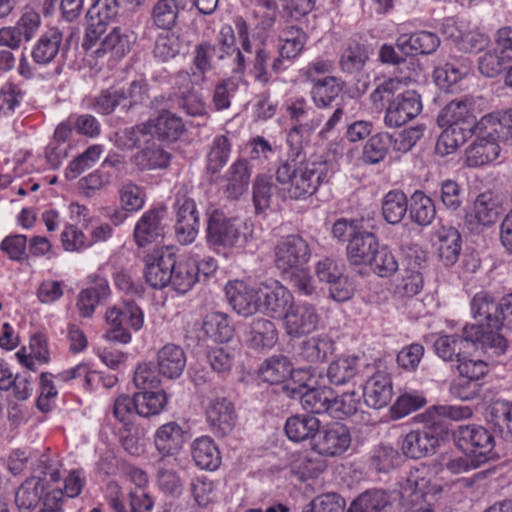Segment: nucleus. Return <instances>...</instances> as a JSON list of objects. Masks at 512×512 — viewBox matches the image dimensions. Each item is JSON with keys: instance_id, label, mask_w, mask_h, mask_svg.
<instances>
[{"instance_id": "obj_44", "label": "nucleus", "mask_w": 512, "mask_h": 512, "mask_svg": "<svg viewBox=\"0 0 512 512\" xmlns=\"http://www.w3.org/2000/svg\"><path fill=\"white\" fill-rule=\"evenodd\" d=\"M359 375L358 358L342 357L331 362L327 368V377L333 385H344Z\"/></svg>"}, {"instance_id": "obj_57", "label": "nucleus", "mask_w": 512, "mask_h": 512, "mask_svg": "<svg viewBox=\"0 0 512 512\" xmlns=\"http://www.w3.org/2000/svg\"><path fill=\"white\" fill-rule=\"evenodd\" d=\"M102 147L100 145H92L88 147L82 154L75 157L65 171L67 179H75L84 171L92 168L100 159Z\"/></svg>"}, {"instance_id": "obj_19", "label": "nucleus", "mask_w": 512, "mask_h": 512, "mask_svg": "<svg viewBox=\"0 0 512 512\" xmlns=\"http://www.w3.org/2000/svg\"><path fill=\"white\" fill-rule=\"evenodd\" d=\"M206 418L213 434L217 437H225L233 431L237 415L233 403L222 397L213 399L209 403Z\"/></svg>"}, {"instance_id": "obj_37", "label": "nucleus", "mask_w": 512, "mask_h": 512, "mask_svg": "<svg viewBox=\"0 0 512 512\" xmlns=\"http://www.w3.org/2000/svg\"><path fill=\"white\" fill-rule=\"evenodd\" d=\"M408 212L409 218L413 223L426 227L436 217L435 203L423 191L416 190L410 196Z\"/></svg>"}, {"instance_id": "obj_43", "label": "nucleus", "mask_w": 512, "mask_h": 512, "mask_svg": "<svg viewBox=\"0 0 512 512\" xmlns=\"http://www.w3.org/2000/svg\"><path fill=\"white\" fill-rule=\"evenodd\" d=\"M312 82L311 97L314 104L319 108L330 106L342 91V84L332 76L312 79Z\"/></svg>"}, {"instance_id": "obj_52", "label": "nucleus", "mask_w": 512, "mask_h": 512, "mask_svg": "<svg viewBox=\"0 0 512 512\" xmlns=\"http://www.w3.org/2000/svg\"><path fill=\"white\" fill-rule=\"evenodd\" d=\"M392 145V135L378 133L373 135L364 145L362 159L367 164H377L387 155Z\"/></svg>"}, {"instance_id": "obj_13", "label": "nucleus", "mask_w": 512, "mask_h": 512, "mask_svg": "<svg viewBox=\"0 0 512 512\" xmlns=\"http://www.w3.org/2000/svg\"><path fill=\"white\" fill-rule=\"evenodd\" d=\"M252 175V165L246 158L236 159L220 177L211 183H223L222 191L227 199L238 200L248 190Z\"/></svg>"}, {"instance_id": "obj_10", "label": "nucleus", "mask_w": 512, "mask_h": 512, "mask_svg": "<svg viewBox=\"0 0 512 512\" xmlns=\"http://www.w3.org/2000/svg\"><path fill=\"white\" fill-rule=\"evenodd\" d=\"M106 321L110 325L106 338L127 344L131 341V334L127 328L140 330L144 324V314L136 303L124 302L121 307H112L106 312Z\"/></svg>"}, {"instance_id": "obj_12", "label": "nucleus", "mask_w": 512, "mask_h": 512, "mask_svg": "<svg viewBox=\"0 0 512 512\" xmlns=\"http://www.w3.org/2000/svg\"><path fill=\"white\" fill-rule=\"evenodd\" d=\"M351 445V434L347 426L334 423L322 429L319 428L312 442V449L318 454L335 457L348 450Z\"/></svg>"}, {"instance_id": "obj_54", "label": "nucleus", "mask_w": 512, "mask_h": 512, "mask_svg": "<svg viewBox=\"0 0 512 512\" xmlns=\"http://www.w3.org/2000/svg\"><path fill=\"white\" fill-rule=\"evenodd\" d=\"M488 421L501 437L512 436V405L505 402L495 403L490 409Z\"/></svg>"}, {"instance_id": "obj_20", "label": "nucleus", "mask_w": 512, "mask_h": 512, "mask_svg": "<svg viewBox=\"0 0 512 512\" xmlns=\"http://www.w3.org/2000/svg\"><path fill=\"white\" fill-rule=\"evenodd\" d=\"M164 214V208H153L141 216L133 234L138 247L158 243L164 237V225L162 224Z\"/></svg>"}, {"instance_id": "obj_30", "label": "nucleus", "mask_w": 512, "mask_h": 512, "mask_svg": "<svg viewBox=\"0 0 512 512\" xmlns=\"http://www.w3.org/2000/svg\"><path fill=\"white\" fill-rule=\"evenodd\" d=\"M378 246L376 236L361 228L347 245V259L352 265H366L373 259V254Z\"/></svg>"}, {"instance_id": "obj_27", "label": "nucleus", "mask_w": 512, "mask_h": 512, "mask_svg": "<svg viewBox=\"0 0 512 512\" xmlns=\"http://www.w3.org/2000/svg\"><path fill=\"white\" fill-rule=\"evenodd\" d=\"M476 135L488 137L495 142L510 139L512 137V116L510 111L495 112L481 117Z\"/></svg>"}, {"instance_id": "obj_4", "label": "nucleus", "mask_w": 512, "mask_h": 512, "mask_svg": "<svg viewBox=\"0 0 512 512\" xmlns=\"http://www.w3.org/2000/svg\"><path fill=\"white\" fill-rule=\"evenodd\" d=\"M437 123L444 130L438 137L435 152L443 157L477 134L479 120L473 103L469 99H461L449 102L439 113Z\"/></svg>"}, {"instance_id": "obj_64", "label": "nucleus", "mask_w": 512, "mask_h": 512, "mask_svg": "<svg viewBox=\"0 0 512 512\" xmlns=\"http://www.w3.org/2000/svg\"><path fill=\"white\" fill-rule=\"evenodd\" d=\"M119 198L125 211L135 212L143 207L145 192L140 186L132 182H127L120 187Z\"/></svg>"}, {"instance_id": "obj_34", "label": "nucleus", "mask_w": 512, "mask_h": 512, "mask_svg": "<svg viewBox=\"0 0 512 512\" xmlns=\"http://www.w3.org/2000/svg\"><path fill=\"white\" fill-rule=\"evenodd\" d=\"M334 351V342L327 335L321 334L304 340L298 350V357L310 364H319Z\"/></svg>"}, {"instance_id": "obj_18", "label": "nucleus", "mask_w": 512, "mask_h": 512, "mask_svg": "<svg viewBox=\"0 0 512 512\" xmlns=\"http://www.w3.org/2000/svg\"><path fill=\"white\" fill-rule=\"evenodd\" d=\"M440 44V37L426 30L400 34L395 43L396 48L404 56L431 55L437 51Z\"/></svg>"}, {"instance_id": "obj_14", "label": "nucleus", "mask_w": 512, "mask_h": 512, "mask_svg": "<svg viewBox=\"0 0 512 512\" xmlns=\"http://www.w3.org/2000/svg\"><path fill=\"white\" fill-rule=\"evenodd\" d=\"M176 210L175 233L181 244L192 243L198 234L199 217L196 204L193 199L185 194L178 193L175 199Z\"/></svg>"}, {"instance_id": "obj_3", "label": "nucleus", "mask_w": 512, "mask_h": 512, "mask_svg": "<svg viewBox=\"0 0 512 512\" xmlns=\"http://www.w3.org/2000/svg\"><path fill=\"white\" fill-rule=\"evenodd\" d=\"M507 347L506 339L494 331H485L482 325H467L462 334L439 336L433 344L434 352L446 362H459L481 349L485 353L500 355Z\"/></svg>"}, {"instance_id": "obj_24", "label": "nucleus", "mask_w": 512, "mask_h": 512, "mask_svg": "<svg viewBox=\"0 0 512 512\" xmlns=\"http://www.w3.org/2000/svg\"><path fill=\"white\" fill-rule=\"evenodd\" d=\"M294 303L292 293L278 282L274 286L260 289L259 309L273 318H284Z\"/></svg>"}, {"instance_id": "obj_28", "label": "nucleus", "mask_w": 512, "mask_h": 512, "mask_svg": "<svg viewBox=\"0 0 512 512\" xmlns=\"http://www.w3.org/2000/svg\"><path fill=\"white\" fill-rule=\"evenodd\" d=\"M232 141L226 135H217L210 143L205 157V171L209 181L220 177V172L229 162Z\"/></svg>"}, {"instance_id": "obj_21", "label": "nucleus", "mask_w": 512, "mask_h": 512, "mask_svg": "<svg viewBox=\"0 0 512 512\" xmlns=\"http://www.w3.org/2000/svg\"><path fill=\"white\" fill-rule=\"evenodd\" d=\"M471 311L478 322L476 325H482L485 331L498 333L502 328L501 303L495 302L487 292L481 291L472 298Z\"/></svg>"}, {"instance_id": "obj_41", "label": "nucleus", "mask_w": 512, "mask_h": 512, "mask_svg": "<svg viewBox=\"0 0 512 512\" xmlns=\"http://www.w3.org/2000/svg\"><path fill=\"white\" fill-rule=\"evenodd\" d=\"M500 147L494 140L478 136V141L472 143L466 152V162L470 167L483 166L497 159Z\"/></svg>"}, {"instance_id": "obj_16", "label": "nucleus", "mask_w": 512, "mask_h": 512, "mask_svg": "<svg viewBox=\"0 0 512 512\" xmlns=\"http://www.w3.org/2000/svg\"><path fill=\"white\" fill-rule=\"evenodd\" d=\"M292 398H299L300 404L309 414L330 413L333 390L328 386L313 387L304 383L299 387L287 386Z\"/></svg>"}, {"instance_id": "obj_60", "label": "nucleus", "mask_w": 512, "mask_h": 512, "mask_svg": "<svg viewBox=\"0 0 512 512\" xmlns=\"http://www.w3.org/2000/svg\"><path fill=\"white\" fill-rule=\"evenodd\" d=\"M500 207L494 200L492 193L486 192L478 195L474 203L475 218L478 223L489 226L496 222Z\"/></svg>"}, {"instance_id": "obj_46", "label": "nucleus", "mask_w": 512, "mask_h": 512, "mask_svg": "<svg viewBox=\"0 0 512 512\" xmlns=\"http://www.w3.org/2000/svg\"><path fill=\"white\" fill-rule=\"evenodd\" d=\"M389 495L382 489H370L355 498L347 512H381L389 504Z\"/></svg>"}, {"instance_id": "obj_42", "label": "nucleus", "mask_w": 512, "mask_h": 512, "mask_svg": "<svg viewBox=\"0 0 512 512\" xmlns=\"http://www.w3.org/2000/svg\"><path fill=\"white\" fill-rule=\"evenodd\" d=\"M409 200L401 190H391L383 198L382 215L386 222L400 223L408 212Z\"/></svg>"}, {"instance_id": "obj_50", "label": "nucleus", "mask_w": 512, "mask_h": 512, "mask_svg": "<svg viewBox=\"0 0 512 512\" xmlns=\"http://www.w3.org/2000/svg\"><path fill=\"white\" fill-rule=\"evenodd\" d=\"M216 53L217 46L209 42H202L195 46L192 69L197 82H203L205 74L214 68L212 59Z\"/></svg>"}, {"instance_id": "obj_45", "label": "nucleus", "mask_w": 512, "mask_h": 512, "mask_svg": "<svg viewBox=\"0 0 512 512\" xmlns=\"http://www.w3.org/2000/svg\"><path fill=\"white\" fill-rule=\"evenodd\" d=\"M136 414L141 417L159 415L166 407L168 398L163 390L135 393Z\"/></svg>"}, {"instance_id": "obj_49", "label": "nucleus", "mask_w": 512, "mask_h": 512, "mask_svg": "<svg viewBox=\"0 0 512 512\" xmlns=\"http://www.w3.org/2000/svg\"><path fill=\"white\" fill-rule=\"evenodd\" d=\"M198 281V268L195 261L179 262L175 260L169 285L179 293H186Z\"/></svg>"}, {"instance_id": "obj_35", "label": "nucleus", "mask_w": 512, "mask_h": 512, "mask_svg": "<svg viewBox=\"0 0 512 512\" xmlns=\"http://www.w3.org/2000/svg\"><path fill=\"white\" fill-rule=\"evenodd\" d=\"M191 456L200 469L216 470L221 463L218 447L209 436H201L191 444Z\"/></svg>"}, {"instance_id": "obj_5", "label": "nucleus", "mask_w": 512, "mask_h": 512, "mask_svg": "<svg viewBox=\"0 0 512 512\" xmlns=\"http://www.w3.org/2000/svg\"><path fill=\"white\" fill-rule=\"evenodd\" d=\"M400 81L389 78L370 95L374 104L387 102L384 123L388 127H400L415 118L422 110L420 95L414 90L405 91L395 97Z\"/></svg>"}, {"instance_id": "obj_36", "label": "nucleus", "mask_w": 512, "mask_h": 512, "mask_svg": "<svg viewBox=\"0 0 512 512\" xmlns=\"http://www.w3.org/2000/svg\"><path fill=\"white\" fill-rule=\"evenodd\" d=\"M148 122L152 131V137L155 136L162 141H176L185 131L182 119L166 110L160 113L157 118Z\"/></svg>"}, {"instance_id": "obj_39", "label": "nucleus", "mask_w": 512, "mask_h": 512, "mask_svg": "<svg viewBox=\"0 0 512 512\" xmlns=\"http://www.w3.org/2000/svg\"><path fill=\"white\" fill-rule=\"evenodd\" d=\"M171 155L154 141H149L146 146L133 157L135 165L140 170H153L167 168Z\"/></svg>"}, {"instance_id": "obj_29", "label": "nucleus", "mask_w": 512, "mask_h": 512, "mask_svg": "<svg viewBox=\"0 0 512 512\" xmlns=\"http://www.w3.org/2000/svg\"><path fill=\"white\" fill-rule=\"evenodd\" d=\"M438 240V257L446 267L453 266L459 259L462 250V239L459 231L452 226H441L435 232Z\"/></svg>"}, {"instance_id": "obj_17", "label": "nucleus", "mask_w": 512, "mask_h": 512, "mask_svg": "<svg viewBox=\"0 0 512 512\" xmlns=\"http://www.w3.org/2000/svg\"><path fill=\"white\" fill-rule=\"evenodd\" d=\"M144 277L154 289H162L169 285L175 264V255L169 251L156 250L153 255L145 257Z\"/></svg>"}, {"instance_id": "obj_47", "label": "nucleus", "mask_w": 512, "mask_h": 512, "mask_svg": "<svg viewBox=\"0 0 512 512\" xmlns=\"http://www.w3.org/2000/svg\"><path fill=\"white\" fill-rule=\"evenodd\" d=\"M368 59V46L352 42L343 51L339 64L344 73L353 75L359 73L364 68Z\"/></svg>"}, {"instance_id": "obj_40", "label": "nucleus", "mask_w": 512, "mask_h": 512, "mask_svg": "<svg viewBox=\"0 0 512 512\" xmlns=\"http://www.w3.org/2000/svg\"><path fill=\"white\" fill-rule=\"evenodd\" d=\"M202 329L214 342L225 343L232 339L234 328L229 316L222 312H210L204 320Z\"/></svg>"}, {"instance_id": "obj_8", "label": "nucleus", "mask_w": 512, "mask_h": 512, "mask_svg": "<svg viewBox=\"0 0 512 512\" xmlns=\"http://www.w3.org/2000/svg\"><path fill=\"white\" fill-rule=\"evenodd\" d=\"M455 446L466 456L479 460L482 464L497 457L493 435L483 426L460 425L452 432Z\"/></svg>"}, {"instance_id": "obj_56", "label": "nucleus", "mask_w": 512, "mask_h": 512, "mask_svg": "<svg viewBox=\"0 0 512 512\" xmlns=\"http://www.w3.org/2000/svg\"><path fill=\"white\" fill-rule=\"evenodd\" d=\"M117 143L122 149H134L139 147L142 143L145 145L152 140V131L149 122L127 128L120 134H117Z\"/></svg>"}, {"instance_id": "obj_31", "label": "nucleus", "mask_w": 512, "mask_h": 512, "mask_svg": "<svg viewBox=\"0 0 512 512\" xmlns=\"http://www.w3.org/2000/svg\"><path fill=\"white\" fill-rule=\"evenodd\" d=\"M159 373L168 378H179L186 367L184 350L176 344H166L157 353Z\"/></svg>"}, {"instance_id": "obj_6", "label": "nucleus", "mask_w": 512, "mask_h": 512, "mask_svg": "<svg viewBox=\"0 0 512 512\" xmlns=\"http://www.w3.org/2000/svg\"><path fill=\"white\" fill-rule=\"evenodd\" d=\"M251 238L252 231L240 219L228 217L219 209L207 213L206 241L215 251L243 248Z\"/></svg>"}, {"instance_id": "obj_11", "label": "nucleus", "mask_w": 512, "mask_h": 512, "mask_svg": "<svg viewBox=\"0 0 512 512\" xmlns=\"http://www.w3.org/2000/svg\"><path fill=\"white\" fill-rule=\"evenodd\" d=\"M308 243L298 235H289L275 247V263L283 273L303 267L310 259Z\"/></svg>"}, {"instance_id": "obj_63", "label": "nucleus", "mask_w": 512, "mask_h": 512, "mask_svg": "<svg viewBox=\"0 0 512 512\" xmlns=\"http://www.w3.org/2000/svg\"><path fill=\"white\" fill-rule=\"evenodd\" d=\"M426 398L418 393H404L392 405L390 412L393 419H401L408 414L424 407Z\"/></svg>"}, {"instance_id": "obj_59", "label": "nucleus", "mask_w": 512, "mask_h": 512, "mask_svg": "<svg viewBox=\"0 0 512 512\" xmlns=\"http://www.w3.org/2000/svg\"><path fill=\"white\" fill-rule=\"evenodd\" d=\"M399 460V452L392 446L378 445L373 450L370 466L379 473H388L398 466Z\"/></svg>"}, {"instance_id": "obj_25", "label": "nucleus", "mask_w": 512, "mask_h": 512, "mask_svg": "<svg viewBox=\"0 0 512 512\" xmlns=\"http://www.w3.org/2000/svg\"><path fill=\"white\" fill-rule=\"evenodd\" d=\"M393 396L392 381L384 372L373 374L363 386L364 403L373 409L387 406Z\"/></svg>"}, {"instance_id": "obj_32", "label": "nucleus", "mask_w": 512, "mask_h": 512, "mask_svg": "<svg viewBox=\"0 0 512 512\" xmlns=\"http://www.w3.org/2000/svg\"><path fill=\"white\" fill-rule=\"evenodd\" d=\"M154 444L163 457L178 454L184 444V432L181 426L176 422L160 426L155 433Z\"/></svg>"}, {"instance_id": "obj_2", "label": "nucleus", "mask_w": 512, "mask_h": 512, "mask_svg": "<svg viewBox=\"0 0 512 512\" xmlns=\"http://www.w3.org/2000/svg\"><path fill=\"white\" fill-rule=\"evenodd\" d=\"M302 148L296 144L288 158L276 170V180L281 185L283 199L305 200L316 193L319 186L331 178L326 163L304 164Z\"/></svg>"}, {"instance_id": "obj_53", "label": "nucleus", "mask_w": 512, "mask_h": 512, "mask_svg": "<svg viewBox=\"0 0 512 512\" xmlns=\"http://www.w3.org/2000/svg\"><path fill=\"white\" fill-rule=\"evenodd\" d=\"M182 49V41L175 33H161L156 38L153 56L160 62H168L178 56Z\"/></svg>"}, {"instance_id": "obj_15", "label": "nucleus", "mask_w": 512, "mask_h": 512, "mask_svg": "<svg viewBox=\"0 0 512 512\" xmlns=\"http://www.w3.org/2000/svg\"><path fill=\"white\" fill-rule=\"evenodd\" d=\"M283 321L286 334L293 338H300L316 330L319 315L315 307L309 303H293Z\"/></svg>"}, {"instance_id": "obj_55", "label": "nucleus", "mask_w": 512, "mask_h": 512, "mask_svg": "<svg viewBox=\"0 0 512 512\" xmlns=\"http://www.w3.org/2000/svg\"><path fill=\"white\" fill-rule=\"evenodd\" d=\"M253 203L257 212H262L270 207L271 199L277 186L270 176L259 174L253 182Z\"/></svg>"}, {"instance_id": "obj_22", "label": "nucleus", "mask_w": 512, "mask_h": 512, "mask_svg": "<svg viewBox=\"0 0 512 512\" xmlns=\"http://www.w3.org/2000/svg\"><path fill=\"white\" fill-rule=\"evenodd\" d=\"M63 33L58 28H50L43 33L32 49V59L39 65H46L57 59L65 58L67 45H62Z\"/></svg>"}, {"instance_id": "obj_61", "label": "nucleus", "mask_w": 512, "mask_h": 512, "mask_svg": "<svg viewBox=\"0 0 512 512\" xmlns=\"http://www.w3.org/2000/svg\"><path fill=\"white\" fill-rule=\"evenodd\" d=\"M345 506V499L340 494L328 492L316 496L302 512H343Z\"/></svg>"}, {"instance_id": "obj_48", "label": "nucleus", "mask_w": 512, "mask_h": 512, "mask_svg": "<svg viewBox=\"0 0 512 512\" xmlns=\"http://www.w3.org/2000/svg\"><path fill=\"white\" fill-rule=\"evenodd\" d=\"M291 362L284 355H274L263 362L259 373L263 381L270 384L283 382L291 373Z\"/></svg>"}, {"instance_id": "obj_7", "label": "nucleus", "mask_w": 512, "mask_h": 512, "mask_svg": "<svg viewBox=\"0 0 512 512\" xmlns=\"http://www.w3.org/2000/svg\"><path fill=\"white\" fill-rule=\"evenodd\" d=\"M14 501L19 512H33L41 501L37 512H62L64 493L60 489L46 492L43 478L31 476L17 488Z\"/></svg>"}, {"instance_id": "obj_51", "label": "nucleus", "mask_w": 512, "mask_h": 512, "mask_svg": "<svg viewBox=\"0 0 512 512\" xmlns=\"http://www.w3.org/2000/svg\"><path fill=\"white\" fill-rule=\"evenodd\" d=\"M109 294L107 284H99L95 287L84 289L80 292L77 299V309L81 317H91L95 307Z\"/></svg>"}, {"instance_id": "obj_38", "label": "nucleus", "mask_w": 512, "mask_h": 512, "mask_svg": "<svg viewBox=\"0 0 512 512\" xmlns=\"http://www.w3.org/2000/svg\"><path fill=\"white\" fill-rule=\"evenodd\" d=\"M181 9H185L183 0H157L152 8L151 19L156 27L169 31L176 26Z\"/></svg>"}, {"instance_id": "obj_26", "label": "nucleus", "mask_w": 512, "mask_h": 512, "mask_svg": "<svg viewBox=\"0 0 512 512\" xmlns=\"http://www.w3.org/2000/svg\"><path fill=\"white\" fill-rule=\"evenodd\" d=\"M226 296L233 309L240 315L250 316L259 310L260 291L241 281L226 286Z\"/></svg>"}, {"instance_id": "obj_9", "label": "nucleus", "mask_w": 512, "mask_h": 512, "mask_svg": "<svg viewBox=\"0 0 512 512\" xmlns=\"http://www.w3.org/2000/svg\"><path fill=\"white\" fill-rule=\"evenodd\" d=\"M402 486V512H433V505L442 487L419 478L418 470L406 476Z\"/></svg>"}, {"instance_id": "obj_33", "label": "nucleus", "mask_w": 512, "mask_h": 512, "mask_svg": "<svg viewBox=\"0 0 512 512\" xmlns=\"http://www.w3.org/2000/svg\"><path fill=\"white\" fill-rule=\"evenodd\" d=\"M321 422L311 414H296L286 420L285 433L294 442H302L307 439L314 441L319 431Z\"/></svg>"}, {"instance_id": "obj_23", "label": "nucleus", "mask_w": 512, "mask_h": 512, "mask_svg": "<svg viewBox=\"0 0 512 512\" xmlns=\"http://www.w3.org/2000/svg\"><path fill=\"white\" fill-rule=\"evenodd\" d=\"M277 341L278 329L272 320L265 317L252 319L245 333V342L250 349L269 350Z\"/></svg>"}, {"instance_id": "obj_62", "label": "nucleus", "mask_w": 512, "mask_h": 512, "mask_svg": "<svg viewBox=\"0 0 512 512\" xmlns=\"http://www.w3.org/2000/svg\"><path fill=\"white\" fill-rule=\"evenodd\" d=\"M360 405V396L357 392H346L336 397L333 394L331 401L330 414L335 418H345L354 415Z\"/></svg>"}, {"instance_id": "obj_1", "label": "nucleus", "mask_w": 512, "mask_h": 512, "mask_svg": "<svg viewBox=\"0 0 512 512\" xmlns=\"http://www.w3.org/2000/svg\"><path fill=\"white\" fill-rule=\"evenodd\" d=\"M473 415L469 406L435 405L416 418L423 423L421 428L410 431L402 440L403 454L412 459L433 455L448 433L444 418L454 421L468 419Z\"/></svg>"}, {"instance_id": "obj_58", "label": "nucleus", "mask_w": 512, "mask_h": 512, "mask_svg": "<svg viewBox=\"0 0 512 512\" xmlns=\"http://www.w3.org/2000/svg\"><path fill=\"white\" fill-rule=\"evenodd\" d=\"M125 102V95L122 88L113 86L102 90L99 95L93 99V109L103 115L111 114L116 107L121 106Z\"/></svg>"}]
</instances>
